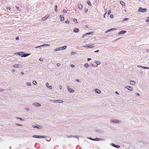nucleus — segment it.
Listing matches in <instances>:
<instances>
[{"mask_svg": "<svg viewBox=\"0 0 149 149\" xmlns=\"http://www.w3.org/2000/svg\"><path fill=\"white\" fill-rule=\"evenodd\" d=\"M32 137L36 138H46L47 136L40 135H34L32 136Z\"/></svg>", "mask_w": 149, "mask_h": 149, "instance_id": "f257e3e1", "label": "nucleus"}, {"mask_svg": "<svg viewBox=\"0 0 149 149\" xmlns=\"http://www.w3.org/2000/svg\"><path fill=\"white\" fill-rule=\"evenodd\" d=\"M138 11L139 12L145 13L146 12L147 9L145 8H142L141 7H140Z\"/></svg>", "mask_w": 149, "mask_h": 149, "instance_id": "f03ea898", "label": "nucleus"}, {"mask_svg": "<svg viewBox=\"0 0 149 149\" xmlns=\"http://www.w3.org/2000/svg\"><path fill=\"white\" fill-rule=\"evenodd\" d=\"M32 127L34 128H36L38 129H40L42 128V126L36 124V125H33Z\"/></svg>", "mask_w": 149, "mask_h": 149, "instance_id": "7ed1b4c3", "label": "nucleus"}, {"mask_svg": "<svg viewBox=\"0 0 149 149\" xmlns=\"http://www.w3.org/2000/svg\"><path fill=\"white\" fill-rule=\"evenodd\" d=\"M51 102H54V103H57V102H59V103H63V101L61 100H52L51 101Z\"/></svg>", "mask_w": 149, "mask_h": 149, "instance_id": "20e7f679", "label": "nucleus"}, {"mask_svg": "<svg viewBox=\"0 0 149 149\" xmlns=\"http://www.w3.org/2000/svg\"><path fill=\"white\" fill-rule=\"evenodd\" d=\"M110 122L115 123H119L120 121L116 119H111L110 120Z\"/></svg>", "mask_w": 149, "mask_h": 149, "instance_id": "39448f33", "label": "nucleus"}, {"mask_svg": "<svg viewBox=\"0 0 149 149\" xmlns=\"http://www.w3.org/2000/svg\"><path fill=\"white\" fill-rule=\"evenodd\" d=\"M32 104L36 107H39L41 106V104L37 102H34Z\"/></svg>", "mask_w": 149, "mask_h": 149, "instance_id": "423d86ee", "label": "nucleus"}, {"mask_svg": "<svg viewBox=\"0 0 149 149\" xmlns=\"http://www.w3.org/2000/svg\"><path fill=\"white\" fill-rule=\"evenodd\" d=\"M93 141H103L104 140V139L101 138H96L93 139Z\"/></svg>", "mask_w": 149, "mask_h": 149, "instance_id": "0eeeda50", "label": "nucleus"}, {"mask_svg": "<svg viewBox=\"0 0 149 149\" xmlns=\"http://www.w3.org/2000/svg\"><path fill=\"white\" fill-rule=\"evenodd\" d=\"M49 16V15H46L44 17H42V20L43 21H45L47 19Z\"/></svg>", "mask_w": 149, "mask_h": 149, "instance_id": "6e6552de", "label": "nucleus"}, {"mask_svg": "<svg viewBox=\"0 0 149 149\" xmlns=\"http://www.w3.org/2000/svg\"><path fill=\"white\" fill-rule=\"evenodd\" d=\"M67 89L71 93H73L74 92V91L71 88H70L69 86H67Z\"/></svg>", "mask_w": 149, "mask_h": 149, "instance_id": "1a4fd4ad", "label": "nucleus"}, {"mask_svg": "<svg viewBox=\"0 0 149 149\" xmlns=\"http://www.w3.org/2000/svg\"><path fill=\"white\" fill-rule=\"evenodd\" d=\"M137 67L139 68H142L144 69H149V68L147 67L143 66L141 65H138Z\"/></svg>", "mask_w": 149, "mask_h": 149, "instance_id": "9d476101", "label": "nucleus"}, {"mask_svg": "<svg viewBox=\"0 0 149 149\" xmlns=\"http://www.w3.org/2000/svg\"><path fill=\"white\" fill-rule=\"evenodd\" d=\"M13 67L15 68H22V65L20 64H16L13 65Z\"/></svg>", "mask_w": 149, "mask_h": 149, "instance_id": "9b49d317", "label": "nucleus"}, {"mask_svg": "<svg viewBox=\"0 0 149 149\" xmlns=\"http://www.w3.org/2000/svg\"><path fill=\"white\" fill-rule=\"evenodd\" d=\"M125 88L129 90L132 91L133 90V88L129 86H126Z\"/></svg>", "mask_w": 149, "mask_h": 149, "instance_id": "f8f14e48", "label": "nucleus"}, {"mask_svg": "<svg viewBox=\"0 0 149 149\" xmlns=\"http://www.w3.org/2000/svg\"><path fill=\"white\" fill-rule=\"evenodd\" d=\"M95 91L96 93L98 94H100L101 93V91L100 90L97 88L95 89Z\"/></svg>", "mask_w": 149, "mask_h": 149, "instance_id": "ddd939ff", "label": "nucleus"}, {"mask_svg": "<svg viewBox=\"0 0 149 149\" xmlns=\"http://www.w3.org/2000/svg\"><path fill=\"white\" fill-rule=\"evenodd\" d=\"M126 31L124 30H123L120 31L119 32V35H121L122 34L125 33H126Z\"/></svg>", "mask_w": 149, "mask_h": 149, "instance_id": "4468645a", "label": "nucleus"}, {"mask_svg": "<svg viewBox=\"0 0 149 149\" xmlns=\"http://www.w3.org/2000/svg\"><path fill=\"white\" fill-rule=\"evenodd\" d=\"M73 31L75 33H78L79 31V30L77 28H74V29Z\"/></svg>", "mask_w": 149, "mask_h": 149, "instance_id": "2eb2a0df", "label": "nucleus"}, {"mask_svg": "<svg viewBox=\"0 0 149 149\" xmlns=\"http://www.w3.org/2000/svg\"><path fill=\"white\" fill-rule=\"evenodd\" d=\"M59 18L61 21H63L64 20V17L63 15H60Z\"/></svg>", "mask_w": 149, "mask_h": 149, "instance_id": "dca6fc26", "label": "nucleus"}, {"mask_svg": "<svg viewBox=\"0 0 149 149\" xmlns=\"http://www.w3.org/2000/svg\"><path fill=\"white\" fill-rule=\"evenodd\" d=\"M22 53H23V52H18L15 53V54H16V55H19L22 56V54H21Z\"/></svg>", "mask_w": 149, "mask_h": 149, "instance_id": "f3484780", "label": "nucleus"}, {"mask_svg": "<svg viewBox=\"0 0 149 149\" xmlns=\"http://www.w3.org/2000/svg\"><path fill=\"white\" fill-rule=\"evenodd\" d=\"M46 86H47V87L49 88V89H52V86H49V84L48 83H46Z\"/></svg>", "mask_w": 149, "mask_h": 149, "instance_id": "a211bd4d", "label": "nucleus"}, {"mask_svg": "<svg viewBox=\"0 0 149 149\" xmlns=\"http://www.w3.org/2000/svg\"><path fill=\"white\" fill-rule=\"evenodd\" d=\"M130 84L132 85H134L136 84V82L133 81H130Z\"/></svg>", "mask_w": 149, "mask_h": 149, "instance_id": "6ab92c4d", "label": "nucleus"}, {"mask_svg": "<svg viewBox=\"0 0 149 149\" xmlns=\"http://www.w3.org/2000/svg\"><path fill=\"white\" fill-rule=\"evenodd\" d=\"M94 45V44H92L91 45H88V46H87V47L90 48H93L94 47V46H93Z\"/></svg>", "mask_w": 149, "mask_h": 149, "instance_id": "aec40b11", "label": "nucleus"}, {"mask_svg": "<svg viewBox=\"0 0 149 149\" xmlns=\"http://www.w3.org/2000/svg\"><path fill=\"white\" fill-rule=\"evenodd\" d=\"M93 33V32H90L86 33V34H83V35L82 36H83V37H84V36H85V35H90L91 33Z\"/></svg>", "mask_w": 149, "mask_h": 149, "instance_id": "412c9836", "label": "nucleus"}, {"mask_svg": "<svg viewBox=\"0 0 149 149\" xmlns=\"http://www.w3.org/2000/svg\"><path fill=\"white\" fill-rule=\"evenodd\" d=\"M78 6L79 8L80 9H82V5L81 4H78Z\"/></svg>", "mask_w": 149, "mask_h": 149, "instance_id": "4be33fe9", "label": "nucleus"}, {"mask_svg": "<svg viewBox=\"0 0 149 149\" xmlns=\"http://www.w3.org/2000/svg\"><path fill=\"white\" fill-rule=\"evenodd\" d=\"M67 46H64L63 47H61V50H63L67 48Z\"/></svg>", "mask_w": 149, "mask_h": 149, "instance_id": "5701e85b", "label": "nucleus"}, {"mask_svg": "<svg viewBox=\"0 0 149 149\" xmlns=\"http://www.w3.org/2000/svg\"><path fill=\"white\" fill-rule=\"evenodd\" d=\"M120 3L123 6H125V3L122 1H120Z\"/></svg>", "mask_w": 149, "mask_h": 149, "instance_id": "b1692460", "label": "nucleus"}, {"mask_svg": "<svg viewBox=\"0 0 149 149\" xmlns=\"http://www.w3.org/2000/svg\"><path fill=\"white\" fill-rule=\"evenodd\" d=\"M21 54H23L22 55V57H26V53L23 52V53H22Z\"/></svg>", "mask_w": 149, "mask_h": 149, "instance_id": "393cba45", "label": "nucleus"}, {"mask_svg": "<svg viewBox=\"0 0 149 149\" xmlns=\"http://www.w3.org/2000/svg\"><path fill=\"white\" fill-rule=\"evenodd\" d=\"M116 29H117L116 28H112L108 30L106 32H107L113 30H116Z\"/></svg>", "mask_w": 149, "mask_h": 149, "instance_id": "a878e982", "label": "nucleus"}, {"mask_svg": "<svg viewBox=\"0 0 149 149\" xmlns=\"http://www.w3.org/2000/svg\"><path fill=\"white\" fill-rule=\"evenodd\" d=\"M61 50V47L57 48H56L54 50L56 51H59V50Z\"/></svg>", "mask_w": 149, "mask_h": 149, "instance_id": "bb28decb", "label": "nucleus"}, {"mask_svg": "<svg viewBox=\"0 0 149 149\" xmlns=\"http://www.w3.org/2000/svg\"><path fill=\"white\" fill-rule=\"evenodd\" d=\"M95 62L97 65H99L101 64V62L100 61H95Z\"/></svg>", "mask_w": 149, "mask_h": 149, "instance_id": "cd10ccee", "label": "nucleus"}, {"mask_svg": "<svg viewBox=\"0 0 149 149\" xmlns=\"http://www.w3.org/2000/svg\"><path fill=\"white\" fill-rule=\"evenodd\" d=\"M42 45V46H45V47H48L50 46V45L49 44H44Z\"/></svg>", "mask_w": 149, "mask_h": 149, "instance_id": "c85d7f7f", "label": "nucleus"}, {"mask_svg": "<svg viewBox=\"0 0 149 149\" xmlns=\"http://www.w3.org/2000/svg\"><path fill=\"white\" fill-rule=\"evenodd\" d=\"M69 137H75V138H77L78 139V140H79V138L76 136H73V135H71V136H69Z\"/></svg>", "mask_w": 149, "mask_h": 149, "instance_id": "c756f323", "label": "nucleus"}, {"mask_svg": "<svg viewBox=\"0 0 149 149\" xmlns=\"http://www.w3.org/2000/svg\"><path fill=\"white\" fill-rule=\"evenodd\" d=\"M84 66L86 68H88L89 67V65L88 64V63H85V64H84Z\"/></svg>", "mask_w": 149, "mask_h": 149, "instance_id": "7c9ffc66", "label": "nucleus"}, {"mask_svg": "<svg viewBox=\"0 0 149 149\" xmlns=\"http://www.w3.org/2000/svg\"><path fill=\"white\" fill-rule=\"evenodd\" d=\"M73 21L75 23H78V22L77 21V20L76 19H75V18H74L73 19Z\"/></svg>", "mask_w": 149, "mask_h": 149, "instance_id": "2f4dec72", "label": "nucleus"}, {"mask_svg": "<svg viewBox=\"0 0 149 149\" xmlns=\"http://www.w3.org/2000/svg\"><path fill=\"white\" fill-rule=\"evenodd\" d=\"M16 118L18 120V119H19L20 120H22V121H24V120L22 118H19V117H16Z\"/></svg>", "mask_w": 149, "mask_h": 149, "instance_id": "473e14b6", "label": "nucleus"}, {"mask_svg": "<svg viewBox=\"0 0 149 149\" xmlns=\"http://www.w3.org/2000/svg\"><path fill=\"white\" fill-rule=\"evenodd\" d=\"M87 3L89 5V6H91V4L89 1H87Z\"/></svg>", "mask_w": 149, "mask_h": 149, "instance_id": "72a5a7b5", "label": "nucleus"}, {"mask_svg": "<svg viewBox=\"0 0 149 149\" xmlns=\"http://www.w3.org/2000/svg\"><path fill=\"white\" fill-rule=\"evenodd\" d=\"M57 8H58L57 6V5H56L55 6V11L56 12H57Z\"/></svg>", "mask_w": 149, "mask_h": 149, "instance_id": "f704fd0d", "label": "nucleus"}, {"mask_svg": "<svg viewBox=\"0 0 149 149\" xmlns=\"http://www.w3.org/2000/svg\"><path fill=\"white\" fill-rule=\"evenodd\" d=\"M84 10L85 12H87L88 11V9L87 8H85L84 9Z\"/></svg>", "mask_w": 149, "mask_h": 149, "instance_id": "c9c22d12", "label": "nucleus"}, {"mask_svg": "<svg viewBox=\"0 0 149 149\" xmlns=\"http://www.w3.org/2000/svg\"><path fill=\"white\" fill-rule=\"evenodd\" d=\"M110 145L111 146H113V147H114L115 148V146H116V145H115L114 143H112Z\"/></svg>", "mask_w": 149, "mask_h": 149, "instance_id": "e433bc0d", "label": "nucleus"}, {"mask_svg": "<svg viewBox=\"0 0 149 149\" xmlns=\"http://www.w3.org/2000/svg\"><path fill=\"white\" fill-rule=\"evenodd\" d=\"M110 145L111 146H113V147H114L115 148V146H116V145H115L114 143H112Z\"/></svg>", "mask_w": 149, "mask_h": 149, "instance_id": "4c0bfd02", "label": "nucleus"}, {"mask_svg": "<svg viewBox=\"0 0 149 149\" xmlns=\"http://www.w3.org/2000/svg\"><path fill=\"white\" fill-rule=\"evenodd\" d=\"M33 84L36 85L37 84V82L35 81H33Z\"/></svg>", "mask_w": 149, "mask_h": 149, "instance_id": "58836bf2", "label": "nucleus"}, {"mask_svg": "<svg viewBox=\"0 0 149 149\" xmlns=\"http://www.w3.org/2000/svg\"><path fill=\"white\" fill-rule=\"evenodd\" d=\"M120 147V146L118 145H116L115 146V148H119Z\"/></svg>", "mask_w": 149, "mask_h": 149, "instance_id": "ea45409f", "label": "nucleus"}, {"mask_svg": "<svg viewBox=\"0 0 149 149\" xmlns=\"http://www.w3.org/2000/svg\"><path fill=\"white\" fill-rule=\"evenodd\" d=\"M42 47V45H41L38 46L36 47L35 48H40Z\"/></svg>", "mask_w": 149, "mask_h": 149, "instance_id": "a19ab883", "label": "nucleus"}, {"mask_svg": "<svg viewBox=\"0 0 149 149\" xmlns=\"http://www.w3.org/2000/svg\"><path fill=\"white\" fill-rule=\"evenodd\" d=\"M27 85L28 86H31V84L30 83L28 82L27 83Z\"/></svg>", "mask_w": 149, "mask_h": 149, "instance_id": "79ce46f5", "label": "nucleus"}, {"mask_svg": "<svg viewBox=\"0 0 149 149\" xmlns=\"http://www.w3.org/2000/svg\"><path fill=\"white\" fill-rule=\"evenodd\" d=\"M39 60L40 61H43V59L42 58H39Z\"/></svg>", "mask_w": 149, "mask_h": 149, "instance_id": "37998d69", "label": "nucleus"}, {"mask_svg": "<svg viewBox=\"0 0 149 149\" xmlns=\"http://www.w3.org/2000/svg\"><path fill=\"white\" fill-rule=\"evenodd\" d=\"M128 19V18H124L123 19V21H126V20H127Z\"/></svg>", "mask_w": 149, "mask_h": 149, "instance_id": "c03bdc74", "label": "nucleus"}, {"mask_svg": "<svg viewBox=\"0 0 149 149\" xmlns=\"http://www.w3.org/2000/svg\"><path fill=\"white\" fill-rule=\"evenodd\" d=\"M111 13V10H109L108 13V14L109 15Z\"/></svg>", "mask_w": 149, "mask_h": 149, "instance_id": "a18cd8bd", "label": "nucleus"}, {"mask_svg": "<svg viewBox=\"0 0 149 149\" xmlns=\"http://www.w3.org/2000/svg\"><path fill=\"white\" fill-rule=\"evenodd\" d=\"M65 23L68 24L69 23V22L68 20H66L65 22Z\"/></svg>", "mask_w": 149, "mask_h": 149, "instance_id": "49530a36", "label": "nucleus"}, {"mask_svg": "<svg viewBox=\"0 0 149 149\" xmlns=\"http://www.w3.org/2000/svg\"><path fill=\"white\" fill-rule=\"evenodd\" d=\"M15 7H16V8L17 9V10L18 11H19V8L18 6H16Z\"/></svg>", "mask_w": 149, "mask_h": 149, "instance_id": "de8ad7c7", "label": "nucleus"}, {"mask_svg": "<svg viewBox=\"0 0 149 149\" xmlns=\"http://www.w3.org/2000/svg\"><path fill=\"white\" fill-rule=\"evenodd\" d=\"M75 81H76L78 82H79L80 81L78 79H76Z\"/></svg>", "mask_w": 149, "mask_h": 149, "instance_id": "09e8293b", "label": "nucleus"}, {"mask_svg": "<svg viewBox=\"0 0 149 149\" xmlns=\"http://www.w3.org/2000/svg\"><path fill=\"white\" fill-rule=\"evenodd\" d=\"M76 53L75 52H72L71 53V54L72 55H73V54H74V53Z\"/></svg>", "mask_w": 149, "mask_h": 149, "instance_id": "8fccbe9b", "label": "nucleus"}, {"mask_svg": "<svg viewBox=\"0 0 149 149\" xmlns=\"http://www.w3.org/2000/svg\"><path fill=\"white\" fill-rule=\"evenodd\" d=\"M88 138L89 139H90V140H91L93 141V138H91V137H89Z\"/></svg>", "mask_w": 149, "mask_h": 149, "instance_id": "3c124183", "label": "nucleus"}, {"mask_svg": "<svg viewBox=\"0 0 149 149\" xmlns=\"http://www.w3.org/2000/svg\"><path fill=\"white\" fill-rule=\"evenodd\" d=\"M71 67L72 68H74L75 67V65L73 64H71Z\"/></svg>", "mask_w": 149, "mask_h": 149, "instance_id": "603ef678", "label": "nucleus"}, {"mask_svg": "<svg viewBox=\"0 0 149 149\" xmlns=\"http://www.w3.org/2000/svg\"><path fill=\"white\" fill-rule=\"evenodd\" d=\"M147 22H149V17L147 18V19L146 20Z\"/></svg>", "mask_w": 149, "mask_h": 149, "instance_id": "864d4df0", "label": "nucleus"}, {"mask_svg": "<svg viewBox=\"0 0 149 149\" xmlns=\"http://www.w3.org/2000/svg\"><path fill=\"white\" fill-rule=\"evenodd\" d=\"M63 12L64 13H66L67 12V11L65 9H64L63 10Z\"/></svg>", "mask_w": 149, "mask_h": 149, "instance_id": "5fc2aeb1", "label": "nucleus"}, {"mask_svg": "<svg viewBox=\"0 0 149 149\" xmlns=\"http://www.w3.org/2000/svg\"><path fill=\"white\" fill-rule=\"evenodd\" d=\"M16 40H18L19 39V38L18 37H16L15 38Z\"/></svg>", "mask_w": 149, "mask_h": 149, "instance_id": "6e6d98bb", "label": "nucleus"}, {"mask_svg": "<svg viewBox=\"0 0 149 149\" xmlns=\"http://www.w3.org/2000/svg\"><path fill=\"white\" fill-rule=\"evenodd\" d=\"M61 65V64L59 63H57V65L58 66H60Z\"/></svg>", "mask_w": 149, "mask_h": 149, "instance_id": "4d7b16f0", "label": "nucleus"}, {"mask_svg": "<svg viewBox=\"0 0 149 149\" xmlns=\"http://www.w3.org/2000/svg\"><path fill=\"white\" fill-rule=\"evenodd\" d=\"M16 125L17 126H22V125L19 124H16Z\"/></svg>", "mask_w": 149, "mask_h": 149, "instance_id": "13d9d810", "label": "nucleus"}, {"mask_svg": "<svg viewBox=\"0 0 149 149\" xmlns=\"http://www.w3.org/2000/svg\"><path fill=\"white\" fill-rule=\"evenodd\" d=\"M91 58H88L87 60L88 61H90V60H91Z\"/></svg>", "mask_w": 149, "mask_h": 149, "instance_id": "bf43d9fd", "label": "nucleus"}, {"mask_svg": "<svg viewBox=\"0 0 149 149\" xmlns=\"http://www.w3.org/2000/svg\"><path fill=\"white\" fill-rule=\"evenodd\" d=\"M107 13V12H106V13H105V14H104V15H103V17H104V18H105V15Z\"/></svg>", "mask_w": 149, "mask_h": 149, "instance_id": "052dcab7", "label": "nucleus"}, {"mask_svg": "<svg viewBox=\"0 0 149 149\" xmlns=\"http://www.w3.org/2000/svg\"><path fill=\"white\" fill-rule=\"evenodd\" d=\"M62 88V86H59V88L60 89H61Z\"/></svg>", "mask_w": 149, "mask_h": 149, "instance_id": "680f3d73", "label": "nucleus"}, {"mask_svg": "<svg viewBox=\"0 0 149 149\" xmlns=\"http://www.w3.org/2000/svg\"><path fill=\"white\" fill-rule=\"evenodd\" d=\"M99 51V50H97L96 51H95L94 52L95 53H96V52H98Z\"/></svg>", "mask_w": 149, "mask_h": 149, "instance_id": "e2e57ef3", "label": "nucleus"}, {"mask_svg": "<svg viewBox=\"0 0 149 149\" xmlns=\"http://www.w3.org/2000/svg\"><path fill=\"white\" fill-rule=\"evenodd\" d=\"M7 8L8 10H10V7H8Z\"/></svg>", "mask_w": 149, "mask_h": 149, "instance_id": "0e129e2a", "label": "nucleus"}, {"mask_svg": "<svg viewBox=\"0 0 149 149\" xmlns=\"http://www.w3.org/2000/svg\"><path fill=\"white\" fill-rule=\"evenodd\" d=\"M88 45H87L86 44H85V46H84V47H87V46Z\"/></svg>", "mask_w": 149, "mask_h": 149, "instance_id": "69168bd1", "label": "nucleus"}, {"mask_svg": "<svg viewBox=\"0 0 149 149\" xmlns=\"http://www.w3.org/2000/svg\"><path fill=\"white\" fill-rule=\"evenodd\" d=\"M3 91H4V90H3V89H2L1 88L0 89V92H1Z\"/></svg>", "mask_w": 149, "mask_h": 149, "instance_id": "338daca9", "label": "nucleus"}, {"mask_svg": "<svg viewBox=\"0 0 149 149\" xmlns=\"http://www.w3.org/2000/svg\"><path fill=\"white\" fill-rule=\"evenodd\" d=\"M110 17L111 18H113V15H110Z\"/></svg>", "mask_w": 149, "mask_h": 149, "instance_id": "774afa93", "label": "nucleus"}]
</instances>
